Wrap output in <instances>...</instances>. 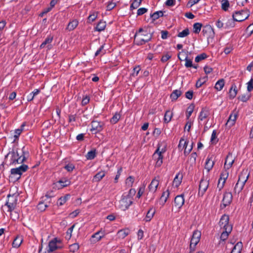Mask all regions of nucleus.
I'll list each match as a JSON object with an SVG mask.
<instances>
[{"mask_svg":"<svg viewBox=\"0 0 253 253\" xmlns=\"http://www.w3.org/2000/svg\"><path fill=\"white\" fill-rule=\"evenodd\" d=\"M154 31L150 27L140 28L134 35V40L137 45H142L150 41Z\"/></svg>","mask_w":253,"mask_h":253,"instance_id":"1","label":"nucleus"},{"mask_svg":"<svg viewBox=\"0 0 253 253\" xmlns=\"http://www.w3.org/2000/svg\"><path fill=\"white\" fill-rule=\"evenodd\" d=\"M250 15V11L248 9L236 11L233 13V20L237 22H242L247 19Z\"/></svg>","mask_w":253,"mask_h":253,"instance_id":"2","label":"nucleus"},{"mask_svg":"<svg viewBox=\"0 0 253 253\" xmlns=\"http://www.w3.org/2000/svg\"><path fill=\"white\" fill-rule=\"evenodd\" d=\"M51 201V196H49L48 195L42 197V200L39 202L37 208L38 210L40 211H43L45 210L47 208Z\"/></svg>","mask_w":253,"mask_h":253,"instance_id":"3","label":"nucleus"},{"mask_svg":"<svg viewBox=\"0 0 253 253\" xmlns=\"http://www.w3.org/2000/svg\"><path fill=\"white\" fill-rule=\"evenodd\" d=\"M28 169V167L26 165L23 164L20 167L11 169V175L15 176V178L18 180L21 177L22 173Z\"/></svg>","mask_w":253,"mask_h":253,"instance_id":"4","label":"nucleus"},{"mask_svg":"<svg viewBox=\"0 0 253 253\" xmlns=\"http://www.w3.org/2000/svg\"><path fill=\"white\" fill-rule=\"evenodd\" d=\"M7 198L8 199L5 203V206H6L8 208V211H11L15 209L16 206V196L14 194L12 195L9 194L7 196Z\"/></svg>","mask_w":253,"mask_h":253,"instance_id":"5","label":"nucleus"},{"mask_svg":"<svg viewBox=\"0 0 253 253\" xmlns=\"http://www.w3.org/2000/svg\"><path fill=\"white\" fill-rule=\"evenodd\" d=\"M153 159L155 161L156 167H159L163 164V156L162 151H160V148L158 147L153 155Z\"/></svg>","mask_w":253,"mask_h":253,"instance_id":"6","label":"nucleus"},{"mask_svg":"<svg viewBox=\"0 0 253 253\" xmlns=\"http://www.w3.org/2000/svg\"><path fill=\"white\" fill-rule=\"evenodd\" d=\"M201 236V233L200 231L198 230H195L194 231L190 245V248L191 250H194L195 246L197 245V244L199 243L200 241Z\"/></svg>","mask_w":253,"mask_h":253,"instance_id":"7","label":"nucleus"},{"mask_svg":"<svg viewBox=\"0 0 253 253\" xmlns=\"http://www.w3.org/2000/svg\"><path fill=\"white\" fill-rule=\"evenodd\" d=\"M202 33L208 40L213 39L214 37V32L212 27L210 25H207L203 27Z\"/></svg>","mask_w":253,"mask_h":253,"instance_id":"8","label":"nucleus"},{"mask_svg":"<svg viewBox=\"0 0 253 253\" xmlns=\"http://www.w3.org/2000/svg\"><path fill=\"white\" fill-rule=\"evenodd\" d=\"M132 201L130 197H126L125 196H122L120 201L119 208L123 211H125L132 204Z\"/></svg>","mask_w":253,"mask_h":253,"instance_id":"9","label":"nucleus"},{"mask_svg":"<svg viewBox=\"0 0 253 253\" xmlns=\"http://www.w3.org/2000/svg\"><path fill=\"white\" fill-rule=\"evenodd\" d=\"M209 181L208 180L204 179V178L201 180L199 187V195L201 196L204 195L209 187Z\"/></svg>","mask_w":253,"mask_h":253,"instance_id":"10","label":"nucleus"},{"mask_svg":"<svg viewBox=\"0 0 253 253\" xmlns=\"http://www.w3.org/2000/svg\"><path fill=\"white\" fill-rule=\"evenodd\" d=\"M232 201V195L230 192H225L223 195V198L221 204L222 208H225L226 206L229 205Z\"/></svg>","mask_w":253,"mask_h":253,"instance_id":"11","label":"nucleus"},{"mask_svg":"<svg viewBox=\"0 0 253 253\" xmlns=\"http://www.w3.org/2000/svg\"><path fill=\"white\" fill-rule=\"evenodd\" d=\"M228 172L226 170H224L221 173L217 185V187L219 188V190L223 187L226 180L228 176Z\"/></svg>","mask_w":253,"mask_h":253,"instance_id":"12","label":"nucleus"},{"mask_svg":"<svg viewBox=\"0 0 253 253\" xmlns=\"http://www.w3.org/2000/svg\"><path fill=\"white\" fill-rule=\"evenodd\" d=\"M229 218L228 215L224 214L223 215L219 222V226L221 228H223V230L226 229L228 226H232L229 224Z\"/></svg>","mask_w":253,"mask_h":253,"instance_id":"13","label":"nucleus"},{"mask_svg":"<svg viewBox=\"0 0 253 253\" xmlns=\"http://www.w3.org/2000/svg\"><path fill=\"white\" fill-rule=\"evenodd\" d=\"M91 128L90 129V131L94 133H96L98 132H100L103 129L102 125H101V123L98 121H93L91 122Z\"/></svg>","mask_w":253,"mask_h":253,"instance_id":"14","label":"nucleus"},{"mask_svg":"<svg viewBox=\"0 0 253 253\" xmlns=\"http://www.w3.org/2000/svg\"><path fill=\"white\" fill-rule=\"evenodd\" d=\"M159 184V181L158 179H157L156 178H154L150 185L148 186L149 188V193H147V195H149V193H152L154 194L157 191L158 186Z\"/></svg>","mask_w":253,"mask_h":253,"instance_id":"15","label":"nucleus"},{"mask_svg":"<svg viewBox=\"0 0 253 253\" xmlns=\"http://www.w3.org/2000/svg\"><path fill=\"white\" fill-rule=\"evenodd\" d=\"M61 242L60 240H58L57 238H55L51 240L48 243V252L50 253L54 251L56 249H57L58 247L57 246V243H60Z\"/></svg>","mask_w":253,"mask_h":253,"instance_id":"16","label":"nucleus"},{"mask_svg":"<svg viewBox=\"0 0 253 253\" xmlns=\"http://www.w3.org/2000/svg\"><path fill=\"white\" fill-rule=\"evenodd\" d=\"M184 203V195L181 194L177 195L174 199V206L180 209Z\"/></svg>","mask_w":253,"mask_h":253,"instance_id":"17","label":"nucleus"},{"mask_svg":"<svg viewBox=\"0 0 253 253\" xmlns=\"http://www.w3.org/2000/svg\"><path fill=\"white\" fill-rule=\"evenodd\" d=\"M209 109L208 108H203L200 113L198 120L199 121H203L210 116Z\"/></svg>","mask_w":253,"mask_h":253,"instance_id":"18","label":"nucleus"},{"mask_svg":"<svg viewBox=\"0 0 253 253\" xmlns=\"http://www.w3.org/2000/svg\"><path fill=\"white\" fill-rule=\"evenodd\" d=\"M234 162V159L231 153H229L225 159L224 163V168L229 169Z\"/></svg>","mask_w":253,"mask_h":253,"instance_id":"19","label":"nucleus"},{"mask_svg":"<svg viewBox=\"0 0 253 253\" xmlns=\"http://www.w3.org/2000/svg\"><path fill=\"white\" fill-rule=\"evenodd\" d=\"M103 237V234L101 231H98L93 234L90 239V242L91 244H95L100 241Z\"/></svg>","mask_w":253,"mask_h":253,"instance_id":"20","label":"nucleus"},{"mask_svg":"<svg viewBox=\"0 0 253 253\" xmlns=\"http://www.w3.org/2000/svg\"><path fill=\"white\" fill-rule=\"evenodd\" d=\"M249 175L247 170H243L239 174L238 181L245 184L249 178Z\"/></svg>","mask_w":253,"mask_h":253,"instance_id":"21","label":"nucleus"},{"mask_svg":"<svg viewBox=\"0 0 253 253\" xmlns=\"http://www.w3.org/2000/svg\"><path fill=\"white\" fill-rule=\"evenodd\" d=\"M20 153H18L17 150L16 151H12L10 152L7 155V156H10L11 157V164H16L17 160L18 159V158L20 156Z\"/></svg>","mask_w":253,"mask_h":253,"instance_id":"22","label":"nucleus"},{"mask_svg":"<svg viewBox=\"0 0 253 253\" xmlns=\"http://www.w3.org/2000/svg\"><path fill=\"white\" fill-rule=\"evenodd\" d=\"M237 113H234V114H231L230 115V116L228 118V120L227 121V123H226V126L229 127L233 126L235 123V121L237 119Z\"/></svg>","mask_w":253,"mask_h":253,"instance_id":"23","label":"nucleus"},{"mask_svg":"<svg viewBox=\"0 0 253 253\" xmlns=\"http://www.w3.org/2000/svg\"><path fill=\"white\" fill-rule=\"evenodd\" d=\"M232 229V226H227V228L226 229L223 230L222 231V233L220 236V239L222 241L226 240L227 239L229 233L231 232Z\"/></svg>","mask_w":253,"mask_h":253,"instance_id":"24","label":"nucleus"},{"mask_svg":"<svg viewBox=\"0 0 253 253\" xmlns=\"http://www.w3.org/2000/svg\"><path fill=\"white\" fill-rule=\"evenodd\" d=\"M169 190H167L166 191H164L163 193V194L159 200L160 204L162 206H164L165 205V204L166 203V202H167V199L169 198Z\"/></svg>","mask_w":253,"mask_h":253,"instance_id":"25","label":"nucleus"},{"mask_svg":"<svg viewBox=\"0 0 253 253\" xmlns=\"http://www.w3.org/2000/svg\"><path fill=\"white\" fill-rule=\"evenodd\" d=\"M214 165V161L212 157L208 158L206 160L205 168L209 172L211 169Z\"/></svg>","mask_w":253,"mask_h":253,"instance_id":"26","label":"nucleus"},{"mask_svg":"<svg viewBox=\"0 0 253 253\" xmlns=\"http://www.w3.org/2000/svg\"><path fill=\"white\" fill-rule=\"evenodd\" d=\"M70 181L69 180L64 178L58 181L56 183V186L58 188H62L63 187L67 186L68 185H70Z\"/></svg>","mask_w":253,"mask_h":253,"instance_id":"27","label":"nucleus"},{"mask_svg":"<svg viewBox=\"0 0 253 253\" xmlns=\"http://www.w3.org/2000/svg\"><path fill=\"white\" fill-rule=\"evenodd\" d=\"M129 233V230L127 228L119 230L117 233V236L120 239H124Z\"/></svg>","mask_w":253,"mask_h":253,"instance_id":"28","label":"nucleus"},{"mask_svg":"<svg viewBox=\"0 0 253 253\" xmlns=\"http://www.w3.org/2000/svg\"><path fill=\"white\" fill-rule=\"evenodd\" d=\"M243 245L242 242H238L232 249L231 253H241L242 250Z\"/></svg>","mask_w":253,"mask_h":253,"instance_id":"29","label":"nucleus"},{"mask_svg":"<svg viewBox=\"0 0 253 253\" xmlns=\"http://www.w3.org/2000/svg\"><path fill=\"white\" fill-rule=\"evenodd\" d=\"M164 16V12L163 11H158L155 12L153 14H150V17L152 18L153 21H155L159 18Z\"/></svg>","mask_w":253,"mask_h":253,"instance_id":"30","label":"nucleus"},{"mask_svg":"<svg viewBox=\"0 0 253 253\" xmlns=\"http://www.w3.org/2000/svg\"><path fill=\"white\" fill-rule=\"evenodd\" d=\"M78 21L77 20H73L70 22L67 27V29L70 31L74 30L78 25Z\"/></svg>","mask_w":253,"mask_h":253,"instance_id":"31","label":"nucleus"},{"mask_svg":"<svg viewBox=\"0 0 253 253\" xmlns=\"http://www.w3.org/2000/svg\"><path fill=\"white\" fill-rule=\"evenodd\" d=\"M251 97V94L249 92H247L246 93L239 95L238 97V99L242 102H247Z\"/></svg>","mask_w":253,"mask_h":253,"instance_id":"32","label":"nucleus"},{"mask_svg":"<svg viewBox=\"0 0 253 253\" xmlns=\"http://www.w3.org/2000/svg\"><path fill=\"white\" fill-rule=\"evenodd\" d=\"M229 98L231 99H233L236 96L237 94V89L236 85L234 84L232 85L231 87L229 92Z\"/></svg>","mask_w":253,"mask_h":253,"instance_id":"33","label":"nucleus"},{"mask_svg":"<svg viewBox=\"0 0 253 253\" xmlns=\"http://www.w3.org/2000/svg\"><path fill=\"white\" fill-rule=\"evenodd\" d=\"M182 94V92L178 89H175L170 94V98L172 100H176Z\"/></svg>","mask_w":253,"mask_h":253,"instance_id":"34","label":"nucleus"},{"mask_svg":"<svg viewBox=\"0 0 253 253\" xmlns=\"http://www.w3.org/2000/svg\"><path fill=\"white\" fill-rule=\"evenodd\" d=\"M182 176H179V174H177L173 181V186L177 187L181 183Z\"/></svg>","mask_w":253,"mask_h":253,"instance_id":"35","label":"nucleus"},{"mask_svg":"<svg viewBox=\"0 0 253 253\" xmlns=\"http://www.w3.org/2000/svg\"><path fill=\"white\" fill-rule=\"evenodd\" d=\"M245 184L239 181H237L234 187L235 193H239L243 189Z\"/></svg>","mask_w":253,"mask_h":253,"instance_id":"36","label":"nucleus"},{"mask_svg":"<svg viewBox=\"0 0 253 253\" xmlns=\"http://www.w3.org/2000/svg\"><path fill=\"white\" fill-rule=\"evenodd\" d=\"M22 238L21 237H16L12 243V246L14 248H18L22 242Z\"/></svg>","mask_w":253,"mask_h":253,"instance_id":"37","label":"nucleus"},{"mask_svg":"<svg viewBox=\"0 0 253 253\" xmlns=\"http://www.w3.org/2000/svg\"><path fill=\"white\" fill-rule=\"evenodd\" d=\"M224 85V80L220 79L218 80L215 84V88L218 91L221 90Z\"/></svg>","mask_w":253,"mask_h":253,"instance_id":"38","label":"nucleus"},{"mask_svg":"<svg viewBox=\"0 0 253 253\" xmlns=\"http://www.w3.org/2000/svg\"><path fill=\"white\" fill-rule=\"evenodd\" d=\"M172 115V113L170 111H167L165 114L164 122L166 123H169L171 121Z\"/></svg>","mask_w":253,"mask_h":253,"instance_id":"39","label":"nucleus"},{"mask_svg":"<svg viewBox=\"0 0 253 253\" xmlns=\"http://www.w3.org/2000/svg\"><path fill=\"white\" fill-rule=\"evenodd\" d=\"M155 212V210H153V208L150 209L149 210L147 211L146 215V217H145L146 221H150L151 219L153 217Z\"/></svg>","mask_w":253,"mask_h":253,"instance_id":"40","label":"nucleus"},{"mask_svg":"<svg viewBox=\"0 0 253 253\" xmlns=\"http://www.w3.org/2000/svg\"><path fill=\"white\" fill-rule=\"evenodd\" d=\"M70 197V195H66L65 196L63 197H61L60 198L57 203V205L58 206H62L64 204H65L66 201L68 200L69 198Z\"/></svg>","mask_w":253,"mask_h":253,"instance_id":"41","label":"nucleus"},{"mask_svg":"<svg viewBox=\"0 0 253 253\" xmlns=\"http://www.w3.org/2000/svg\"><path fill=\"white\" fill-rule=\"evenodd\" d=\"M105 175V172L104 171H100L95 175L93 177V180L95 181H99Z\"/></svg>","mask_w":253,"mask_h":253,"instance_id":"42","label":"nucleus"},{"mask_svg":"<svg viewBox=\"0 0 253 253\" xmlns=\"http://www.w3.org/2000/svg\"><path fill=\"white\" fill-rule=\"evenodd\" d=\"M106 26V24L105 22L100 21L97 25L96 30L99 32L103 31L105 29Z\"/></svg>","mask_w":253,"mask_h":253,"instance_id":"43","label":"nucleus"},{"mask_svg":"<svg viewBox=\"0 0 253 253\" xmlns=\"http://www.w3.org/2000/svg\"><path fill=\"white\" fill-rule=\"evenodd\" d=\"M221 9L225 11H227L230 6L229 1L228 0H222L221 1Z\"/></svg>","mask_w":253,"mask_h":253,"instance_id":"44","label":"nucleus"},{"mask_svg":"<svg viewBox=\"0 0 253 253\" xmlns=\"http://www.w3.org/2000/svg\"><path fill=\"white\" fill-rule=\"evenodd\" d=\"M178 147L179 150L184 149L185 147H187V142L184 139L181 138L179 141Z\"/></svg>","mask_w":253,"mask_h":253,"instance_id":"45","label":"nucleus"},{"mask_svg":"<svg viewBox=\"0 0 253 253\" xmlns=\"http://www.w3.org/2000/svg\"><path fill=\"white\" fill-rule=\"evenodd\" d=\"M202 24L200 23H195L193 25V32L196 34H199L201 30Z\"/></svg>","mask_w":253,"mask_h":253,"instance_id":"46","label":"nucleus"},{"mask_svg":"<svg viewBox=\"0 0 253 253\" xmlns=\"http://www.w3.org/2000/svg\"><path fill=\"white\" fill-rule=\"evenodd\" d=\"M96 156V150L95 149L92 150L87 153L86 158L87 160H92Z\"/></svg>","mask_w":253,"mask_h":253,"instance_id":"47","label":"nucleus"},{"mask_svg":"<svg viewBox=\"0 0 253 253\" xmlns=\"http://www.w3.org/2000/svg\"><path fill=\"white\" fill-rule=\"evenodd\" d=\"M208 77L205 76L202 79L198 80L196 84V86L197 88L200 87L207 80Z\"/></svg>","mask_w":253,"mask_h":253,"instance_id":"48","label":"nucleus"},{"mask_svg":"<svg viewBox=\"0 0 253 253\" xmlns=\"http://www.w3.org/2000/svg\"><path fill=\"white\" fill-rule=\"evenodd\" d=\"M53 40V37L52 36H48L44 41L40 45V47L41 48H43L45 47V45L47 44L50 43Z\"/></svg>","mask_w":253,"mask_h":253,"instance_id":"49","label":"nucleus"},{"mask_svg":"<svg viewBox=\"0 0 253 253\" xmlns=\"http://www.w3.org/2000/svg\"><path fill=\"white\" fill-rule=\"evenodd\" d=\"M194 105L192 104H190L187 109L186 118L187 119H189L191 114H192L194 109Z\"/></svg>","mask_w":253,"mask_h":253,"instance_id":"50","label":"nucleus"},{"mask_svg":"<svg viewBox=\"0 0 253 253\" xmlns=\"http://www.w3.org/2000/svg\"><path fill=\"white\" fill-rule=\"evenodd\" d=\"M141 2L142 0H134L130 5V9H134L137 8L140 5Z\"/></svg>","mask_w":253,"mask_h":253,"instance_id":"51","label":"nucleus"},{"mask_svg":"<svg viewBox=\"0 0 253 253\" xmlns=\"http://www.w3.org/2000/svg\"><path fill=\"white\" fill-rule=\"evenodd\" d=\"M121 118V115L119 113H116L115 115L111 118L110 122L112 124H115L117 123Z\"/></svg>","mask_w":253,"mask_h":253,"instance_id":"52","label":"nucleus"},{"mask_svg":"<svg viewBox=\"0 0 253 253\" xmlns=\"http://www.w3.org/2000/svg\"><path fill=\"white\" fill-rule=\"evenodd\" d=\"M189 34V30L188 28L185 29L181 32H179L177 37L179 38H184L187 37Z\"/></svg>","mask_w":253,"mask_h":253,"instance_id":"53","label":"nucleus"},{"mask_svg":"<svg viewBox=\"0 0 253 253\" xmlns=\"http://www.w3.org/2000/svg\"><path fill=\"white\" fill-rule=\"evenodd\" d=\"M75 226V224H73L70 228H69L66 232V238L69 240L72 236V233L73 229Z\"/></svg>","mask_w":253,"mask_h":253,"instance_id":"54","label":"nucleus"},{"mask_svg":"<svg viewBox=\"0 0 253 253\" xmlns=\"http://www.w3.org/2000/svg\"><path fill=\"white\" fill-rule=\"evenodd\" d=\"M207 57V55L206 53H202L200 55H197L195 58V61L196 62H199L200 61L206 59Z\"/></svg>","mask_w":253,"mask_h":253,"instance_id":"55","label":"nucleus"},{"mask_svg":"<svg viewBox=\"0 0 253 253\" xmlns=\"http://www.w3.org/2000/svg\"><path fill=\"white\" fill-rule=\"evenodd\" d=\"M145 185H143L139 187L138 193H137V197L138 198H140V197L143 195V194L144 193V192L145 191Z\"/></svg>","mask_w":253,"mask_h":253,"instance_id":"56","label":"nucleus"},{"mask_svg":"<svg viewBox=\"0 0 253 253\" xmlns=\"http://www.w3.org/2000/svg\"><path fill=\"white\" fill-rule=\"evenodd\" d=\"M79 246L77 244H73L70 246L69 249L71 252L75 253L78 250Z\"/></svg>","mask_w":253,"mask_h":253,"instance_id":"57","label":"nucleus"},{"mask_svg":"<svg viewBox=\"0 0 253 253\" xmlns=\"http://www.w3.org/2000/svg\"><path fill=\"white\" fill-rule=\"evenodd\" d=\"M185 66L187 68L192 67L193 66L192 61L191 59H188L186 56L185 58Z\"/></svg>","mask_w":253,"mask_h":253,"instance_id":"58","label":"nucleus"},{"mask_svg":"<svg viewBox=\"0 0 253 253\" xmlns=\"http://www.w3.org/2000/svg\"><path fill=\"white\" fill-rule=\"evenodd\" d=\"M234 21L233 19H229L225 24V28L234 27L235 26Z\"/></svg>","mask_w":253,"mask_h":253,"instance_id":"59","label":"nucleus"},{"mask_svg":"<svg viewBox=\"0 0 253 253\" xmlns=\"http://www.w3.org/2000/svg\"><path fill=\"white\" fill-rule=\"evenodd\" d=\"M24 126H25V125L23 124L21 125L20 128H18V129H17L15 130V135H14L15 137H18L20 135V134H21V133L22 132V131L23 130V127Z\"/></svg>","mask_w":253,"mask_h":253,"instance_id":"60","label":"nucleus"},{"mask_svg":"<svg viewBox=\"0 0 253 253\" xmlns=\"http://www.w3.org/2000/svg\"><path fill=\"white\" fill-rule=\"evenodd\" d=\"M64 168L68 171L71 172V171H72L75 169V166H74V165L73 164L69 163V164H68L67 165H66L64 167Z\"/></svg>","mask_w":253,"mask_h":253,"instance_id":"61","label":"nucleus"},{"mask_svg":"<svg viewBox=\"0 0 253 253\" xmlns=\"http://www.w3.org/2000/svg\"><path fill=\"white\" fill-rule=\"evenodd\" d=\"M148 9L146 8L142 7L137 10V16L142 15L147 11Z\"/></svg>","mask_w":253,"mask_h":253,"instance_id":"62","label":"nucleus"},{"mask_svg":"<svg viewBox=\"0 0 253 253\" xmlns=\"http://www.w3.org/2000/svg\"><path fill=\"white\" fill-rule=\"evenodd\" d=\"M247 90L248 92H250L251 90L253 89V79H251L248 83H247Z\"/></svg>","mask_w":253,"mask_h":253,"instance_id":"63","label":"nucleus"},{"mask_svg":"<svg viewBox=\"0 0 253 253\" xmlns=\"http://www.w3.org/2000/svg\"><path fill=\"white\" fill-rule=\"evenodd\" d=\"M134 182V178L131 176H129L126 180V184L128 186H132Z\"/></svg>","mask_w":253,"mask_h":253,"instance_id":"64","label":"nucleus"}]
</instances>
